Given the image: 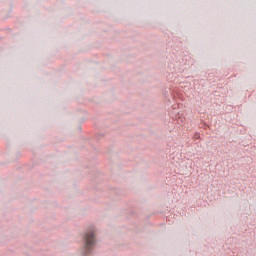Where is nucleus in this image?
Segmentation results:
<instances>
[{"mask_svg": "<svg viewBox=\"0 0 256 256\" xmlns=\"http://www.w3.org/2000/svg\"><path fill=\"white\" fill-rule=\"evenodd\" d=\"M84 241H85V250L86 251H91L95 245V234L93 232H88L84 236Z\"/></svg>", "mask_w": 256, "mask_h": 256, "instance_id": "f257e3e1", "label": "nucleus"}]
</instances>
